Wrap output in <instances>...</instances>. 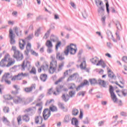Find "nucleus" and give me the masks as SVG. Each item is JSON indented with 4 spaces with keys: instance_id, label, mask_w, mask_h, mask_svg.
<instances>
[{
    "instance_id": "61",
    "label": "nucleus",
    "mask_w": 127,
    "mask_h": 127,
    "mask_svg": "<svg viewBox=\"0 0 127 127\" xmlns=\"http://www.w3.org/2000/svg\"><path fill=\"white\" fill-rule=\"evenodd\" d=\"M31 53L32 55H34V56H38V54L36 53V52H35V51H34L33 50L31 51Z\"/></svg>"
},
{
    "instance_id": "31",
    "label": "nucleus",
    "mask_w": 127,
    "mask_h": 127,
    "mask_svg": "<svg viewBox=\"0 0 127 127\" xmlns=\"http://www.w3.org/2000/svg\"><path fill=\"white\" fill-rule=\"evenodd\" d=\"M22 118L23 121L26 122H29V120H30V119L29 118V116H28L27 114L23 115L22 116Z\"/></svg>"
},
{
    "instance_id": "34",
    "label": "nucleus",
    "mask_w": 127,
    "mask_h": 127,
    "mask_svg": "<svg viewBox=\"0 0 127 127\" xmlns=\"http://www.w3.org/2000/svg\"><path fill=\"white\" fill-rule=\"evenodd\" d=\"M80 69L84 70L86 69V61H84L80 65Z\"/></svg>"
},
{
    "instance_id": "4",
    "label": "nucleus",
    "mask_w": 127,
    "mask_h": 127,
    "mask_svg": "<svg viewBox=\"0 0 127 127\" xmlns=\"http://www.w3.org/2000/svg\"><path fill=\"white\" fill-rule=\"evenodd\" d=\"M89 82L91 85L99 84V85H101V86H102V87H104V88L107 87V83H106V81L102 80L101 79H99L98 80H96L95 78L90 79H89Z\"/></svg>"
},
{
    "instance_id": "39",
    "label": "nucleus",
    "mask_w": 127,
    "mask_h": 127,
    "mask_svg": "<svg viewBox=\"0 0 127 127\" xmlns=\"http://www.w3.org/2000/svg\"><path fill=\"white\" fill-rule=\"evenodd\" d=\"M48 64H45L43 65H41V68L44 71H46V70H48Z\"/></svg>"
},
{
    "instance_id": "23",
    "label": "nucleus",
    "mask_w": 127,
    "mask_h": 127,
    "mask_svg": "<svg viewBox=\"0 0 127 127\" xmlns=\"http://www.w3.org/2000/svg\"><path fill=\"white\" fill-rule=\"evenodd\" d=\"M14 63H15V61H14V60H12V59H11L10 61H8V63L7 64H6V67H10V66H12Z\"/></svg>"
},
{
    "instance_id": "28",
    "label": "nucleus",
    "mask_w": 127,
    "mask_h": 127,
    "mask_svg": "<svg viewBox=\"0 0 127 127\" xmlns=\"http://www.w3.org/2000/svg\"><path fill=\"white\" fill-rule=\"evenodd\" d=\"M115 23L118 30H122V25H121V23H120V22L118 21H117Z\"/></svg>"
},
{
    "instance_id": "15",
    "label": "nucleus",
    "mask_w": 127,
    "mask_h": 127,
    "mask_svg": "<svg viewBox=\"0 0 127 127\" xmlns=\"http://www.w3.org/2000/svg\"><path fill=\"white\" fill-rule=\"evenodd\" d=\"M10 78H11V75L9 73H6L2 77L1 82H4V80L10 79Z\"/></svg>"
},
{
    "instance_id": "35",
    "label": "nucleus",
    "mask_w": 127,
    "mask_h": 127,
    "mask_svg": "<svg viewBox=\"0 0 127 127\" xmlns=\"http://www.w3.org/2000/svg\"><path fill=\"white\" fill-rule=\"evenodd\" d=\"M3 98L5 100H12L13 99V97L9 94L4 95Z\"/></svg>"
},
{
    "instance_id": "45",
    "label": "nucleus",
    "mask_w": 127,
    "mask_h": 127,
    "mask_svg": "<svg viewBox=\"0 0 127 127\" xmlns=\"http://www.w3.org/2000/svg\"><path fill=\"white\" fill-rule=\"evenodd\" d=\"M63 67H64V63L63 62L60 63L59 65V68L58 69V72H59V71H61Z\"/></svg>"
},
{
    "instance_id": "5",
    "label": "nucleus",
    "mask_w": 127,
    "mask_h": 127,
    "mask_svg": "<svg viewBox=\"0 0 127 127\" xmlns=\"http://www.w3.org/2000/svg\"><path fill=\"white\" fill-rule=\"evenodd\" d=\"M20 69L21 71H25V69L27 70H30V68H31V65H30V63L28 61L26 62L24 61L23 63L19 65Z\"/></svg>"
},
{
    "instance_id": "36",
    "label": "nucleus",
    "mask_w": 127,
    "mask_h": 127,
    "mask_svg": "<svg viewBox=\"0 0 127 127\" xmlns=\"http://www.w3.org/2000/svg\"><path fill=\"white\" fill-rule=\"evenodd\" d=\"M36 107H39L38 112L39 113H41V111H42V103H39L36 105Z\"/></svg>"
},
{
    "instance_id": "41",
    "label": "nucleus",
    "mask_w": 127,
    "mask_h": 127,
    "mask_svg": "<svg viewBox=\"0 0 127 127\" xmlns=\"http://www.w3.org/2000/svg\"><path fill=\"white\" fill-rule=\"evenodd\" d=\"M50 110L52 112H57V107L54 105H52V106L50 107Z\"/></svg>"
},
{
    "instance_id": "44",
    "label": "nucleus",
    "mask_w": 127,
    "mask_h": 127,
    "mask_svg": "<svg viewBox=\"0 0 127 127\" xmlns=\"http://www.w3.org/2000/svg\"><path fill=\"white\" fill-rule=\"evenodd\" d=\"M69 122H70V118L69 117V116L66 115L65 116L64 120V123H65L66 124H67V123H69Z\"/></svg>"
},
{
    "instance_id": "13",
    "label": "nucleus",
    "mask_w": 127,
    "mask_h": 127,
    "mask_svg": "<svg viewBox=\"0 0 127 127\" xmlns=\"http://www.w3.org/2000/svg\"><path fill=\"white\" fill-rule=\"evenodd\" d=\"M71 125L74 126L75 127H79V121L76 118H73L71 120Z\"/></svg>"
},
{
    "instance_id": "59",
    "label": "nucleus",
    "mask_w": 127,
    "mask_h": 127,
    "mask_svg": "<svg viewBox=\"0 0 127 127\" xmlns=\"http://www.w3.org/2000/svg\"><path fill=\"white\" fill-rule=\"evenodd\" d=\"M75 93H76V92L75 91H70L69 92V95L70 97H71V98H72V97H73L75 95Z\"/></svg>"
},
{
    "instance_id": "19",
    "label": "nucleus",
    "mask_w": 127,
    "mask_h": 127,
    "mask_svg": "<svg viewBox=\"0 0 127 127\" xmlns=\"http://www.w3.org/2000/svg\"><path fill=\"white\" fill-rule=\"evenodd\" d=\"M22 79V75L21 73H18V75L13 76L11 80L12 81H15V80H21Z\"/></svg>"
},
{
    "instance_id": "29",
    "label": "nucleus",
    "mask_w": 127,
    "mask_h": 127,
    "mask_svg": "<svg viewBox=\"0 0 127 127\" xmlns=\"http://www.w3.org/2000/svg\"><path fill=\"white\" fill-rule=\"evenodd\" d=\"M46 46H47L48 48L53 47L52 42H51L50 40H47L46 42Z\"/></svg>"
},
{
    "instance_id": "56",
    "label": "nucleus",
    "mask_w": 127,
    "mask_h": 127,
    "mask_svg": "<svg viewBox=\"0 0 127 127\" xmlns=\"http://www.w3.org/2000/svg\"><path fill=\"white\" fill-rule=\"evenodd\" d=\"M33 38V34H30L26 39V40H30V39H32Z\"/></svg>"
},
{
    "instance_id": "3",
    "label": "nucleus",
    "mask_w": 127,
    "mask_h": 127,
    "mask_svg": "<svg viewBox=\"0 0 127 127\" xmlns=\"http://www.w3.org/2000/svg\"><path fill=\"white\" fill-rule=\"evenodd\" d=\"M51 58L52 59V62L50 64L49 72L50 74H53L57 69V61L55 60L54 56H51Z\"/></svg>"
},
{
    "instance_id": "47",
    "label": "nucleus",
    "mask_w": 127,
    "mask_h": 127,
    "mask_svg": "<svg viewBox=\"0 0 127 127\" xmlns=\"http://www.w3.org/2000/svg\"><path fill=\"white\" fill-rule=\"evenodd\" d=\"M17 6L18 7H21L22 6V1L21 0H17Z\"/></svg>"
},
{
    "instance_id": "49",
    "label": "nucleus",
    "mask_w": 127,
    "mask_h": 127,
    "mask_svg": "<svg viewBox=\"0 0 127 127\" xmlns=\"http://www.w3.org/2000/svg\"><path fill=\"white\" fill-rule=\"evenodd\" d=\"M99 5H103V1L101 0H95V3L97 6V7H99Z\"/></svg>"
},
{
    "instance_id": "57",
    "label": "nucleus",
    "mask_w": 127,
    "mask_h": 127,
    "mask_svg": "<svg viewBox=\"0 0 127 127\" xmlns=\"http://www.w3.org/2000/svg\"><path fill=\"white\" fill-rule=\"evenodd\" d=\"M30 73L31 74H36V69H35V67H32L31 70L30 71Z\"/></svg>"
},
{
    "instance_id": "32",
    "label": "nucleus",
    "mask_w": 127,
    "mask_h": 127,
    "mask_svg": "<svg viewBox=\"0 0 127 127\" xmlns=\"http://www.w3.org/2000/svg\"><path fill=\"white\" fill-rule=\"evenodd\" d=\"M2 110L4 114H8L9 113V108L7 106H4L2 108Z\"/></svg>"
},
{
    "instance_id": "16",
    "label": "nucleus",
    "mask_w": 127,
    "mask_h": 127,
    "mask_svg": "<svg viewBox=\"0 0 127 127\" xmlns=\"http://www.w3.org/2000/svg\"><path fill=\"white\" fill-rule=\"evenodd\" d=\"M108 77H109V78H111V79H116V78H117V77L115 74H114V72L112 71V70H111V69H108Z\"/></svg>"
},
{
    "instance_id": "53",
    "label": "nucleus",
    "mask_w": 127,
    "mask_h": 127,
    "mask_svg": "<svg viewBox=\"0 0 127 127\" xmlns=\"http://www.w3.org/2000/svg\"><path fill=\"white\" fill-rule=\"evenodd\" d=\"M39 34H40V28L38 29L35 33V36L38 37L39 36Z\"/></svg>"
},
{
    "instance_id": "7",
    "label": "nucleus",
    "mask_w": 127,
    "mask_h": 127,
    "mask_svg": "<svg viewBox=\"0 0 127 127\" xmlns=\"http://www.w3.org/2000/svg\"><path fill=\"white\" fill-rule=\"evenodd\" d=\"M9 37H10V43L12 45L15 44V40H14V34L12 31V29H10L9 31Z\"/></svg>"
},
{
    "instance_id": "2",
    "label": "nucleus",
    "mask_w": 127,
    "mask_h": 127,
    "mask_svg": "<svg viewBox=\"0 0 127 127\" xmlns=\"http://www.w3.org/2000/svg\"><path fill=\"white\" fill-rule=\"evenodd\" d=\"M12 50L14 52L13 57L17 60V61H21L23 59V55L20 53V51L16 49L15 46L12 47Z\"/></svg>"
},
{
    "instance_id": "38",
    "label": "nucleus",
    "mask_w": 127,
    "mask_h": 127,
    "mask_svg": "<svg viewBox=\"0 0 127 127\" xmlns=\"http://www.w3.org/2000/svg\"><path fill=\"white\" fill-rule=\"evenodd\" d=\"M51 31V29H49L48 30V31L47 32V33H46L45 34V35L43 37L44 39H47L48 38V37H49V34H50V32Z\"/></svg>"
},
{
    "instance_id": "20",
    "label": "nucleus",
    "mask_w": 127,
    "mask_h": 127,
    "mask_svg": "<svg viewBox=\"0 0 127 127\" xmlns=\"http://www.w3.org/2000/svg\"><path fill=\"white\" fill-rule=\"evenodd\" d=\"M62 98L64 102H68L70 99V96L67 94H63L62 96Z\"/></svg>"
},
{
    "instance_id": "21",
    "label": "nucleus",
    "mask_w": 127,
    "mask_h": 127,
    "mask_svg": "<svg viewBox=\"0 0 127 127\" xmlns=\"http://www.w3.org/2000/svg\"><path fill=\"white\" fill-rule=\"evenodd\" d=\"M59 108L62 110H63L64 112H67L68 111V109L65 108V106H64V104L63 103H59L58 104Z\"/></svg>"
},
{
    "instance_id": "11",
    "label": "nucleus",
    "mask_w": 127,
    "mask_h": 127,
    "mask_svg": "<svg viewBox=\"0 0 127 127\" xmlns=\"http://www.w3.org/2000/svg\"><path fill=\"white\" fill-rule=\"evenodd\" d=\"M43 118L40 116H36L35 117V124H42Z\"/></svg>"
},
{
    "instance_id": "12",
    "label": "nucleus",
    "mask_w": 127,
    "mask_h": 127,
    "mask_svg": "<svg viewBox=\"0 0 127 127\" xmlns=\"http://www.w3.org/2000/svg\"><path fill=\"white\" fill-rule=\"evenodd\" d=\"M89 85V81L87 80H84L83 81V82L81 83L80 85H79L77 88H76V91H79L80 88H82L84 87V86L86 85Z\"/></svg>"
},
{
    "instance_id": "64",
    "label": "nucleus",
    "mask_w": 127,
    "mask_h": 127,
    "mask_svg": "<svg viewBox=\"0 0 127 127\" xmlns=\"http://www.w3.org/2000/svg\"><path fill=\"white\" fill-rule=\"evenodd\" d=\"M122 61L125 62V63H127V57H123L122 58Z\"/></svg>"
},
{
    "instance_id": "26",
    "label": "nucleus",
    "mask_w": 127,
    "mask_h": 127,
    "mask_svg": "<svg viewBox=\"0 0 127 127\" xmlns=\"http://www.w3.org/2000/svg\"><path fill=\"white\" fill-rule=\"evenodd\" d=\"M40 79L42 82H45L47 80V75L45 74H42L40 75Z\"/></svg>"
},
{
    "instance_id": "43",
    "label": "nucleus",
    "mask_w": 127,
    "mask_h": 127,
    "mask_svg": "<svg viewBox=\"0 0 127 127\" xmlns=\"http://www.w3.org/2000/svg\"><path fill=\"white\" fill-rule=\"evenodd\" d=\"M2 121L4 124L5 125H7V126H9V121L7 120V119L5 118V117H3Z\"/></svg>"
},
{
    "instance_id": "8",
    "label": "nucleus",
    "mask_w": 127,
    "mask_h": 127,
    "mask_svg": "<svg viewBox=\"0 0 127 127\" xmlns=\"http://www.w3.org/2000/svg\"><path fill=\"white\" fill-rule=\"evenodd\" d=\"M43 116L44 120H48V118L51 116V111L49 109H46L44 110Z\"/></svg>"
},
{
    "instance_id": "46",
    "label": "nucleus",
    "mask_w": 127,
    "mask_h": 127,
    "mask_svg": "<svg viewBox=\"0 0 127 127\" xmlns=\"http://www.w3.org/2000/svg\"><path fill=\"white\" fill-rule=\"evenodd\" d=\"M106 18H107V17H106L105 16H102L101 18L102 23L104 26L106 25Z\"/></svg>"
},
{
    "instance_id": "14",
    "label": "nucleus",
    "mask_w": 127,
    "mask_h": 127,
    "mask_svg": "<svg viewBox=\"0 0 127 127\" xmlns=\"http://www.w3.org/2000/svg\"><path fill=\"white\" fill-rule=\"evenodd\" d=\"M77 78H79V74L77 73H74L67 79V82L73 81V80H76Z\"/></svg>"
},
{
    "instance_id": "60",
    "label": "nucleus",
    "mask_w": 127,
    "mask_h": 127,
    "mask_svg": "<svg viewBox=\"0 0 127 127\" xmlns=\"http://www.w3.org/2000/svg\"><path fill=\"white\" fill-rule=\"evenodd\" d=\"M60 46H61V42H58V43L57 44V45L56 46V50H58V48H59V47H60Z\"/></svg>"
},
{
    "instance_id": "55",
    "label": "nucleus",
    "mask_w": 127,
    "mask_h": 127,
    "mask_svg": "<svg viewBox=\"0 0 127 127\" xmlns=\"http://www.w3.org/2000/svg\"><path fill=\"white\" fill-rule=\"evenodd\" d=\"M17 121L18 122V125H21V116H19L17 118Z\"/></svg>"
},
{
    "instance_id": "9",
    "label": "nucleus",
    "mask_w": 127,
    "mask_h": 127,
    "mask_svg": "<svg viewBox=\"0 0 127 127\" xmlns=\"http://www.w3.org/2000/svg\"><path fill=\"white\" fill-rule=\"evenodd\" d=\"M36 88V84H32L30 87H26L24 88V91L26 93H30L32 92L33 89Z\"/></svg>"
},
{
    "instance_id": "48",
    "label": "nucleus",
    "mask_w": 127,
    "mask_h": 127,
    "mask_svg": "<svg viewBox=\"0 0 127 127\" xmlns=\"http://www.w3.org/2000/svg\"><path fill=\"white\" fill-rule=\"evenodd\" d=\"M26 50L30 51L31 50V44L30 43H28L26 47Z\"/></svg>"
},
{
    "instance_id": "42",
    "label": "nucleus",
    "mask_w": 127,
    "mask_h": 127,
    "mask_svg": "<svg viewBox=\"0 0 127 127\" xmlns=\"http://www.w3.org/2000/svg\"><path fill=\"white\" fill-rule=\"evenodd\" d=\"M6 61L2 59L0 62V66L1 67H6V64H5Z\"/></svg>"
},
{
    "instance_id": "27",
    "label": "nucleus",
    "mask_w": 127,
    "mask_h": 127,
    "mask_svg": "<svg viewBox=\"0 0 127 127\" xmlns=\"http://www.w3.org/2000/svg\"><path fill=\"white\" fill-rule=\"evenodd\" d=\"M98 63L96 64L97 66H100V65H101L103 67V68H105L106 67V64H105V63H104V61H103L102 60H100V61H98Z\"/></svg>"
},
{
    "instance_id": "18",
    "label": "nucleus",
    "mask_w": 127,
    "mask_h": 127,
    "mask_svg": "<svg viewBox=\"0 0 127 127\" xmlns=\"http://www.w3.org/2000/svg\"><path fill=\"white\" fill-rule=\"evenodd\" d=\"M24 46H25V41H24V40L21 39L19 42L20 49L23 50V49H24Z\"/></svg>"
},
{
    "instance_id": "33",
    "label": "nucleus",
    "mask_w": 127,
    "mask_h": 127,
    "mask_svg": "<svg viewBox=\"0 0 127 127\" xmlns=\"http://www.w3.org/2000/svg\"><path fill=\"white\" fill-rule=\"evenodd\" d=\"M79 114V110L76 108H73L72 111V115L73 116H77Z\"/></svg>"
},
{
    "instance_id": "62",
    "label": "nucleus",
    "mask_w": 127,
    "mask_h": 127,
    "mask_svg": "<svg viewBox=\"0 0 127 127\" xmlns=\"http://www.w3.org/2000/svg\"><path fill=\"white\" fill-rule=\"evenodd\" d=\"M104 124H105V121H100L98 123V127H102V126H104Z\"/></svg>"
},
{
    "instance_id": "10",
    "label": "nucleus",
    "mask_w": 127,
    "mask_h": 127,
    "mask_svg": "<svg viewBox=\"0 0 127 127\" xmlns=\"http://www.w3.org/2000/svg\"><path fill=\"white\" fill-rule=\"evenodd\" d=\"M24 101L23 98L19 96H16L13 99V102L15 104H21V103H23Z\"/></svg>"
},
{
    "instance_id": "63",
    "label": "nucleus",
    "mask_w": 127,
    "mask_h": 127,
    "mask_svg": "<svg viewBox=\"0 0 127 127\" xmlns=\"http://www.w3.org/2000/svg\"><path fill=\"white\" fill-rule=\"evenodd\" d=\"M121 116H122V117H127V114L126 112H122L120 113Z\"/></svg>"
},
{
    "instance_id": "58",
    "label": "nucleus",
    "mask_w": 127,
    "mask_h": 127,
    "mask_svg": "<svg viewBox=\"0 0 127 127\" xmlns=\"http://www.w3.org/2000/svg\"><path fill=\"white\" fill-rule=\"evenodd\" d=\"M89 123H90V120H89V119H88V118L87 117L83 121V123L85 124H88Z\"/></svg>"
},
{
    "instance_id": "22",
    "label": "nucleus",
    "mask_w": 127,
    "mask_h": 127,
    "mask_svg": "<svg viewBox=\"0 0 127 127\" xmlns=\"http://www.w3.org/2000/svg\"><path fill=\"white\" fill-rule=\"evenodd\" d=\"M14 30L17 36H20V35H21V31H20V30H19L18 28H17V27H14Z\"/></svg>"
},
{
    "instance_id": "52",
    "label": "nucleus",
    "mask_w": 127,
    "mask_h": 127,
    "mask_svg": "<svg viewBox=\"0 0 127 127\" xmlns=\"http://www.w3.org/2000/svg\"><path fill=\"white\" fill-rule=\"evenodd\" d=\"M85 94H86V91H80L77 93V96H82V97H84Z\"/></svg>"
},
{
    "instance_id": "24",
    "label": "nucleus",
    "mask_w": 127,
    "mask_h": 127,
    "mask_svg": "<svg viewBox=\"0 0 127 127\" xmlns=\"http://www.w3.org/2000/svg\"><path fill=\"white\" fill-rule=\"evenodd\" d=\"M98 13L102 14V13H104V11H105V9H104V5H101L100 7L98 6Z\"/></svg>"
},
{
    "instance_id": "40",
    "label": "nucleus",
    "mask_w": 127,
    "mask_h": 127,
    "mask_svg": "<svg viewBox=\"0 0 127 127\" xmlns=\"http://www.w3.org/2000/svg\"><path fill=\"white\" fill-rule=\"evenodd\" d=\"M99 61V59L97 57L93 58L91 59V62L93 64H96Z\"/></svg>"
},
{
    "instance_id": "54",
    "label": "nucleus",
    "mask_w": 127,
    "mask_h": 127,
    "mask_svg": "<svg viewBox=\"0 0 127 127\" xmlns=\"http://www.w3.org/2000/svg\"><path fill=\"white\" fill-rule=\"evenodd\" d=\"M53 47H50L48 48V49L47 50V53H49V54H50L53 52V50H52Z\"/></svg>"
},
{
    "instance_id": "50",
    "label": "nucleus",
    "mask_w": 127,
    "mask_h": 127,
    "mask_svg": "<svg viewBox=\"0 0 127 127\" xmlns=\"http://www.w3.org/2000/svg\"><path fill=\"white\" fill-rule=\"evenodd\" d=\"M65 78V76H63L60 78L58 80L55 82V85H57L58 83H60V82H62V80H64V79Z\"/></svg>"
},
{
    "instance_id": "37",
    "label": "nucleus",
    "mask_w": 127,
    "mask_h": 127,
    "mask_svg": "<svg viewBox=\"0 0 127 127\" xmlns=\"http://www.w3.org/2000/svg\"><path fill=\"white\" fill-rule=\"evenodd\" d=\"M3 60L5 61L6 62H7V61H9L10 60H11V58L9 57V55L6 54L4 57V59Z\"/></svg>"
},
{
    "instance_id": "6",
    "label": "nucleus",
    "mask_w": 127,
    "mask_h": 127,
    "mask_svg": "<svg viewBox=\"0 0 127 127\" xmlns=\"http://www.w3.org/2000/svg\"><path fill=\"white\" fill-rule=\"evenodd\" d=\"M109 92L111 94V99L114 103H117L118 102V98H117V95L114 92V87L112 86H110Z\"/></svg>"
},
{
    "instance_id": "1",
    "label": "nucleus",
    "mask_w": 127,
    "mask_h": 127,
    "mask_svg": "<svg viewBox=\"0 0 127 127\" xmlns=\"http://www.w3.org/2000/svg\"><path fill=\"white\" fill-rule=\"evenodd\" d=\"M77 50L78 49L75 44H70L65 48L64 51V54L66 56H68L69 53L71 55H75V54H76L77 53Z\"/></svg>"
},
{
    "instance_id": "30",
    "label": "nucleus",
    "mask_w": 127,
    "mask_h": 127,
    "mask_svg": "<svg viewBox=\"0 0 127 127\" xmlns=\"http://www.w3.org/2000/svg\"><path fill=\"white\" fill-rule=\"evenodd\" d=\"M57 58L59 59V60H64V59H65L64 56H62V55H60V53H57Z\"/></svg>"
},
{
    "instance_id": "51",
    "label": "nucleus",
    "mask_w": 127,
    "mask_h": 127,
    "mask_svg": "<svg viewBox=\"0 0 127 127\" xmlns=\"http://www.w3.org/2000/svg\"><path fill=\"white\" fill-rule=\"evenodd\" d=\"M122 93L124 97H127V89H123Z\"/></svg>"
},
{
    "instance_id": "25",
    "label": "nucleus",
    "mask_w": 127,
    "mask_h": 127,
    "mask_svg": "<svg viewBox=\"0 0 127 127\" xmlns=\"http://www.w3.org/2000/svg\"><path fill=\"white\" fill-rule=\"evenodd\" d=\"M50 40H51V41H53V42H56V41L58 40V38L57 37V36L52 34L50 37Z\"/></svg>"
},
{
    "instance_id": "17",
    "label": "nucleus",
    "mask_w": 127,
    "mask_h": 127,
    "mask_svg": "<svg viewBox=\"0 0 127 127\" xmlns=\"http://www.w3.org/2000/svg\"><path fill=\"white\" fill-rule=\"evenodd\" d=\"M63 88V86L62 85H59L56 87L57 90V93L56 92H54L53 93V94L55 95V96H57L61 92V89Z\"/></svg>"
}]
</instances>
